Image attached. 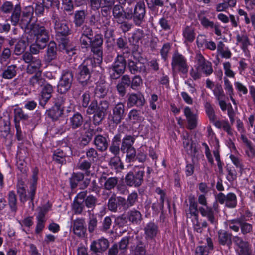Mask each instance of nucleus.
<instances>
[{"label":"nucleus","instance_id":"1","mask_svg":"<svg viewBox=\"0 0 255 255\" xmlns=\"http://www.w3.org/2000/svg\"><path fill=\"white\" fill-rule=\"evenodd\" d=\"M38 172L39 170L37 168H35L32 170V175L30 181V185L27 195L26 194L24 182L21 181L18 182L17 185V191L21 202L24 203L29 199L30 202L33 205V201L37 189Z\"/></svg>","mask_w":255,"mask_h":255},{"label":"nucleus","instance_id":"2","mask_svg":"<svg viewBox=\"0 0 255 255\" xmlns=\"http://www.w3.org/2000/svg\"><path fill=\"white\" fill-rule=\"evenodd\" d=\"M95 61L92 58H87L78 66L76 73L78 82L83 86H86L91 82V75L93 71Z\"/></svg>","mask_w":255,"mask_h":255},{"label":"nucleus","instance_id":"3","mask_svg":"<svg viewBox=\"0 0 255 255\" xmlns=\"http://www.w3.org/2000/svg\"><path fill=\"white\" fill-rule=\"evenodd\" d=\"M26 33H30L34 35L35 42L40 48H45L49 40V32L44 26L39 24H31L30 29Z\"/></svg>","mask_w":255,"mask_h":255},{"label":"nucleus","instance_id":"4","mask_svg":"<svg viewBox=\"0 0 255 255\" xmlns=\"http://www.w3.org/2000/svg\"><path fill=\"white\" fill-rule=\"evenodd\" d=\"M171 66L173 73L184 75L188 72L189 66L186 58L178 52L173 54Z\"/></svg>","mask_w":255,"mask_h":255},{"label":"nucleus","instance_id":"5","mask_svg":"<svg viewBox=\"0 0 255 255\" xmlns=\"http://www.w3.org/2000/svg\"><path fill=\"white\" fill-rule=\"evenodd\" d=\"M133 172H128L125 177V182L127 185L135 187H139L143 182L144 170L143 167L136 166Z\"/></svg>","mask_w":255,"mask_h":255},{"label":"nucleus","instance_id":"6","mask_svg":"<svg viewBox=\"0 0 255 255\" xmlns=\"http://www.w3.org/2000/svg\"><path fill=\"white\" fill-rule=\"evenodd\" d=\"M126 61L124 56L118 54L114 62L109 68L110 78L112 79H118L125 70Z\"/></svg>","mask_w":255,"mask_h":255},{"label":"nucleus","instance_id":"7","mask_svg":"<svg viewBox=\"0 0 255 255\" xmlns=\"http://www.w3.org/2000/svg\"><path fill=\"white\" fill-rule=\"evenodd\" d=\"M73 80V75L69 70H64L57 85V91L65 94L71 88Z\"/></svg>","mask_w":255,"mask_h":255},{"label":"nucleus","instance_id":"8","mask_svg":"<svg viewBox=\"0 0 255 255\" xmlns=\"http://www.w3.org/2000/svg\"><path fill=\"white\" fill-rule=\"evenodd\" d=\"M126 115V109L124 103L119 102L115 104L109 115V119L116 125L120 123Z\"/></svg>","mask_w":255,"mask_h":255},{"label":"nucleus","instance_id":"9","mask_svg":"<svg viewBox=\"0 0 255 255\" xmlns=\"http://www.w3.org/2000/svg\"><path fill=\"white\" fill-rule=\"evenodd\" d=\"M146 15L145 5L143 1H139L134 5L132 20L134 24L137 26H142L145 22Z\"/></svg>","mask_w":255,"mask_h":255},{"label":"nucleus","instance_id":"10","mask_svg":"<svg viewBox=\"0 0 255 255\" xmlns=\"http://www.w3.org/2000/svg\"><path fill=\"white\" fill-rule=\"evenodd\" d=\"M236 45L240 47L245 55L247 57H250L248 47L252 45V43L247 32L244 30L241 33H238L236 36Z\"/></svg>","mask_w":255,"mask_h":255},{"label":"nucleus","instance_id":"11","mask_svg":"<svg viewBox=\"0 0 255 255\" xmlns=\"http://www.w3.org/2000/svg\"><path fill=\"white\" fill-rule=\"evenodd\" d=\"M103 39L102 35L100 34H95L93 39L90 42L89 48L94 55L97 56V60L101 62L102 60V45Z\"/></svg>","mask_w":255,"mask_h":255},{"label":"nucleus","instance_id":"12","mask_svg":"<svg viewBox=\"0 0 255 255\" xmlns=\"http://www.w3.org/2000/svg\"><path fill=\"white\" fill-rule=\"evenodd\" d=\"M34 12V8L32 6H28L26 7L21 11L22 15L20 22V26L23 29H24L25 32L28 31L30 29L29 26L31 22L33 15Z\"/></svg>","mask_w":255,"mask_h":255},{"label":"nucleus","instance_id":"13","mask_svg":"<svg viewBox=\"0 0 255 255\" xmlns=\"http://www.w3.org/2000/svg\"><path fill=\"white\" fill-rule=\"evenodd\" d=\"M195 59L198 68L201 73H203L206 76H208L213 73L212 63L206 60L201 53L196 55Z\"/></svg>","mask_w":255,"mask_h":255},{"label":"nucleus","instance_id":"14","mask_svg":"<svg viewBox=\"0 0 255 255\" xmlns=\"http://www.w3.org/2000/svg\"><path fill=\"white\" fill-rule=\"evenodd\" d=\"M68 125L63 126L62 132L69 131L70 129L75 130L80 127L83 123V118L79 112H76L69 118Z\"/></svg>","mask_w":255,"mask_h":255},{"label":"nucleus","instance_id":"15","mask_svg":"<svg viewBox=\"0 0 255 255\" xmlns=\"http://www.w3.org/2000/svg\"><path fill=\"white\" fill-rule=\"evenodd\" d=\"M217 200L221 204H225L226 207L230 208L236 207L237 204V197L235 194L230 192L225 195L220 192L216 196Z\"/></svg>","mask_w":255,"mask_h":255},{"label":"nucleus","instance_id":"16","mask_svg":"<svg viewBox=\"0 0 255 255\" xmlns=\"http://www.w3.org/2000/svg\"><path fill=\"white\" fill-rule=\"evenodd\" d=\"M145 99L144 95L140 92L128 94L127 106L128 107L136 106L142 108L145 104Z\"/></svg>","mask_w":255,"mask_h":255},{"label":"nucleus","instance_id":"17","mask_svg":"<svg viewBox=\"0 0 255 255\" xmlns=\"http://www.w3.org/2000/svg\"><path fill=\"white\" fill-rule=\"evenodd\" d=\"M52 19L54 22V28L56 32V36H66L70 34V30L67 23L61 21L57 15H53Z\"/></svg>","mask_w":255,"mask_h":255},{"label":"nucleus","instance_id":"18","mask_svg":"<svg viewBox=\"0 0 255 255\" xmlns=\"http://www.w3.org/2000/svg\"><path fill=\"white\" fill-rule=\"evenodd\" d=\"M218 204L216 202L213 205V207L206 206L200 207L199 211L202 217H206L211 224L215 225L217 223V220L215 217L214 211L216 210Z\"/></svg>","mask_w":255,"mask_h":255},{"label":"nucleus","instance_id":"19","mask_svg":"<svg viewBox=\"0 0 255 255\" xmlns=\"http://www.w3.org/2000/svg\"><path fill=\"white\" fill-rule=\"evenodd\" d=\"M124 198L121 196H116L113 194L108 201V208L111 211L116 212L121 208L124 210Z\"/></svg>","mask_w":255,"mask_h":255},{"label":"nucleus","instance_id":"20","mask_svg":"<svg viewBox=\"0 0 255 255\" xmlns=\"http://www.w3.org/2000/svg\"><path fill=\"white\" fill-rule=\"evenodd\" d=\"M54 92L53 86L48 83H46L42 87L40 93L39 104L44 107L52 97Z\"/></svg>","mask_w":255,"mask_h":255},{"label":"nucleus","instance_id":"21","mask_svg":"<svg viewBox=\"0 0 255 255\" xmlns=\"http://www.w3.org/2000/svg\"><path fill=\"white\" fill-rule=\"evenodd\" d=\"M118 178L116 177H108L106 173H103L99 178V182L104 189L110 191L113 189L118 184Z\"/></svg>","mask_w":255,"mask_h":255},{"label":"nucleus","instance_id":"22","mask_svg":"<svg viewBox=\"0 0 255 255\" xmlns=\"http://www.w3.org/2000/svg\"><path fill=\"white\" fill-rule=\"evenodd\" d=\"M143 230L145 238L147 240H155L160 234L158 226L153 222L148 223Z\"/></svg>","mask_w":255,"mask_h":255},{"label":"nucleus","instance_id":"23","mask_svg":"<svg viewBox=\"0 0 255 255\" xmlns=\"http://www.w3.org/2000/svg\"><path fill=\"white\" fill-rule=\"evenodd\" d=\"M46 81L43 77L42 72H38L33 74L28 79L29 85L33 90H37L41 88Z\"/></svg>","mask_w":255,"mask_h":255},{"label":"nucleus","instance_id":"24","mask_svg":"<svg viewBox=\"0 0 255 255\" xmlns=\"http://www.w3.org/2000/svg\"><path fill=\"white\" fill-rule=\"evenodd\" d=\"M109 246L108 240L103 237L93 241L90 245V249L93 252L103 253Z\"/></svg>","mask_w":255,"mask_h":255},{"label":"nucleus","instance_id":"25","mask_svg":"<svg viewBox=\"0 0 255 255\" xmlns=\"http://www.w3.org/2000/svg\"><path fill=\"white\" fill-rule=\"evenodd\" d=\"M10 122L8 117H0V136L6 140L10 136Z\"/></svg>","mask_w":255,"mask_h":255},{"label":"nucleus","instance_id":"26","mask_svg":"<svg viewBox=\"0 0 255 255\" xmlns=\"http://www.w3.org/2000/svg\"><path fill=\"white\" fill-rule=\"evenodd\" d=\"M84 218H77L73 221V231L79 237H84L86 232Z\"/></svg>","mask_w":255,"mask_h":255},{"label":"nucleus","instance_id":"27","mask_svg":"<svg viewBox=\"0 0 255 255\" xmlns=\"http://www.w3.org/2000/svg\"><path fill=\"white\" fill-rule=\"evenodd\" d=\"M128 68L132 74H136L139 73L144 74L145 75L147 74L145 66L139 61H134L131 60H128Z\"/></svg>","mask_w":255,"mask_h":255},{"label":"nucleus","instance_id":"28","mask_svg":"<svg viewBox=\"0 0 255 255\" xmlns=\"http://www.w3.org/2000/svg\"><path fill=\"white\" fill-rule=\"evenodd\" d=\"M93 163L86 159L84 155L82 156L79 159L76 168L77 169L82 171L86 176H89L91 174L90 169Z\"/></svg>","mask_w":255,"mask_h":255},{"label":"nucleus","instance_id":"29","mask_svg":"<svg viewBox=\"0 0 255 255\" xmlns=\"http://www.w3.org/2000/svg\"><path fill=\"white\" fill-rule=\"evenodd\" d=\"M219 244L229 246L232 244V234L224 230H219L217 233Z\"/></svg>","mask_w":255,"mask_h":255},{"label":"nucleus","instance_id":"30","mask_svg":"<svg viewBox=\"0 0 255 255\" xmlns=\"http://www.w3.org/2000/svg\"><path fill=\"white\" fill-rule=\"evenodd\" d=\"M143 120L140 111L136 109H133L129 111L126 119L127 122L133 125L140 123Z\"/></svg>","mask_w":255,"mask_h":255},{"label":"nucleus","instance_id":"31","mask_svg":"<svg viewBox=\"0 0 255 255\" xmlns=\"http://www.w3.org/2000/svg\"><path fill=\"white\" fill-rule=\"evenodd\" d=\"M182 36L185 42L192 43L196 36L195 28L191 25L184 26L182 28Z\"/></svg>","mask_w":255,"mask_h":255},{"label":"nucleus","instance_id":"32","mask_svg":"<svg viewBox=\"0 0 255 255\" xmlns=\"http://www.w3.org/2000/svg\"><path fill=\"white\" fill-rule=\"evenodd\" d=\"M108 89L107 84L103 80L98 81L94 90V96L97 98H104L107 94Z\"/></svg>","mask_w":255,"mask_h":255},{"label":"nucleus","instance_id":"33","mask_svg":"<svg viewBox=\"0 0 255 255\" xmlns=\"http://www.w3.org/2000/svg\"><path fill=\"white\" fill-rule=\"evenodd\" d=\"M94 143L97 149L101 152L106 150L108 147L107 138L101 135H98L95 137Z\"/></svg>","mask_w":255,"mask_h":255},{"label":"nucleus","instance_id":"34","mask_svg":"<svg viewBox=\"0 0 255 255\" xmlns=\"http://www.w3.org/2000/svg\"><path fill=\"white\" fill-rule=\"evenodd\" d=\"M18 68L16 65L11 64L3 69L1 77L5 79H11L16 76Z\"/></svg>","mask_w":255,"mask_h":255},{"label":"nucleus","instance_id":"35","mask_svg":"<svg viewBox=\"0 0 255 255\" xmlns=\"http://www.w3.org/2000/svg\"><path fill=\"white\" fill-rule=\"evenodd\" d=\"M21 18V7L20 4H17L15 5V8L11 13L10 20L13 25L16 26L18 24L20 25Z\"/></svg>","mask_w":255,"mask_h":255},{"label":"nucleus","instance_id":"36","mask_svg":"<svg viewBox=\"0 0 255 255\" xmlns=\"http://www.w3.org/2000/svg\"><path fill=\"white\" fill-rule=\"evenodd\" d=\"M41 66V60L37 58L28 63L26 68V72L29 74H34L36 73L42 72L41 70H40Z\"/></svg>","mask_w":255,"mask_h":255},{"label":"nucleus","instance_id":"37","mask_svg":"<svg viewBox=\"0 0 255 255\" xmlns=\"http://www.w3.org/2000/svg\"><path fill=\"white\" fill-rule=\"evenodd\" d=\"M113 16L117 23H122L125 19L124 9L120 5H115L113 8Z\"/></svg>","mask_w":255,"mask_h":255},{"label":"nucleus","instance_id":"38","mask_svg":"<svg viewBox=\"0 0 255 255\" xmlns=\"http://www.w3.org/2000/svg\"><path fill=\"white\" fill-rule=\"evenodd\" d=\"M14 121L15 125L20 124V121H26L29 118L28 114L25 113L21 108H15L13 110Z\"/></svg>","mask_w":255,"mask_h":255},{"label":"nucleus","instance_id":"39","mask_svg":"<svg viewBox=\"0 0 255 255\" xmlns=\"http://www.w3.org/2000/svg\"><path fill=\"white\" fill-rule=\"evenodd\" d=\"M138 195L136 192H133L129 194L126 200L124 198V210H127L128 208L135 205L138 201Z\"/></svg>","mask_w":255,"mask_h":255},{"label":"nucleus","instance_id":"40","mask_svg":"<svg viewBox=\"0 0 255 255\" xmlns=\"http://www.w3.org/2000/svg\"><path fill=\"white\" fill-rule=\"evenodd\" d=\"M8 203L11 212L16 213L17 211V199L14 191H10L8 194Z\"/></svg>","mask_w":255,"mask_h":255},{"label":"nucleus","instance_id":"41","mask_svg":"<svg viewBox=\"0 0 255 255\" xmlns=\"http://www.w3.org/2000/svg\"><path fill=\"white\" fill-rule=\"evenodd\" d=\"M135 141V136L126 135L122 139L121 150L125 151L126 149L132 148Z\"/></svg>","mask_w":255,"mask_h":255},{"label":"nucleus","instance_id":"42","mask_svg":"<svg viewBox=\"0 0 255 255\" xmlns=\"http://www.w3.org/2000/svg\"><path fill=\"white\" fill-rule=\"evenodd\" d=\"M213 125L218 128H222L226 131L229 135H232V131L229 122L227 121L222 120H215L213 123Z\"/></svg>","mask_w":255,"mask_h":255},{"label":"nucleus","instance_id":"43","mask_svg":"<svg viewBox=\"0 0 255 255\" xmlns=\"http://www.w3.org/2000/svg\"><path fill=\"white\" fill-rule=\"evenodd\" d=\"M63 112L55 107H53L52 108L46 110V115L51 119L52 121H55L58 120V119L62 116Z\"/></svg>","mask_w":255,"mask_h":255},{"label":"nucleus","instance_id":"44","mask_svg":"<svg viewBox=\"0 0 255 255\" xmlns=\"http://www.w3.org/2000/svg\"><path fill=\"white\" fill-rule=\"evenodd\" d=\"M47 60L49 61L54 59L57 55L56 44L54 41H50L48 45L47 51Z\"/></svg>","mask_w":255,"mask_h":255},{"label":"nucleus","instance_id":"45","mask_svg":"<svg viewBox=\"0 0 255 255\" xmlns=\"http://www.w3.org/2000/svg\"><path fill=\"white\" fill-rule=\"evenodd\" d=\"M45 214L43 211L40 212L36 217L37 223L35 229V233L37 234H39L41 233L45 227Z\"/></svg>","mask_w":255,"mask_h":255},{"label":"nucleus","instance_id":"46","mask_svg":"<svg viewBox=\"0 0 255 255\" xmlns=\"http://www.w3.org/2000/svg\"><path fill=\"white\" fill-rule=\"evenodd\" d=\"M86 18V12L84 10L75 11L74 17V23L76 27L81 26L84 23Z\"/></svg>","mask_w":255,"mask_h":255},{"label":"nucleus","instance_id":"47","mask_svg":"<svg viewBox=\"0 0 255 255\" xmlns=\"http://www.w3.org/2000/svg\"><path fill=\"white\" fill-rule=\"evenodd\" d=\"M89 218L88 221V230L89 233H92L97 228L98 220L96 215L91 213V210H88Z\"/></svg>","mask_w":255,"mask_h":255},{"label":"nucleus","instance_id":"48","mask_svg":"<svg viewBox=\"0 0 255 255\" xmlns=\"http://www.w3.org/2000/svg\"><path fill=\"white\" fill-rule=\"evenodd\" d=\"M66 155L63 150L57 149L54 151L53 154V160L56 163L63 164L66 162Z\"/></svg>","mask_w":255,"mask_h":255},{"label":"nucleus","instance_id":"49","mask_svg":"<svg viewBox=\"0 0 255 255\" xmlns=\"http://www.w3.org/2000/svg\"><path fill=\"white\" fill-rule=\"evenodd\" d=\"M84 178V174L80 172H73L70 178V183L72 188H76L78 183Z\"/></svg>","mask_w":255,"mask_h":255},{"label":"nucleus","instance_id":"50","mask_svg":"<svg viewBox=\"0 0 255 255\" xmlns=\"http://www.w3.org/2000/svg\"><path fill=\"white\" fill-rule=\"evenodd\" d=\"M224 87L226 94L229 95L233 104H235V100L233 98L234 95V89L232 84L227 77H224Z\"/></svg>","mask_w":255,"mask_h":255},{"label":"nucleus","instance_id":"51","mask_svg":"<svg viewBox=\"0 0 255 255\" xmlns=\"http://www.w3.org/2000/svg\"><path fill=\"white\" fill-rule=\"evenodd\" d=\"M68 103L66 96L59 95L54 100V106L63 112L66 105Z\"/></svg>","mask_w":255,"mask_h":255},{"label":"nucleus","instance_id":"52","mask_svg":"<svg viewBox=\"0 0 255 255\" xmlns=\"http://www.w3.org/2000/svg\"><path fill=\"white\" fill-rule=\"evenodd\" d=\"M127 215L128 219L133 223L137 224L142 219L141 213L134 209L128 212Z\"/></svg>","mask_w":255,"mask_h":255},{"label":"nucleus","instance_id":"53","mask_svg":"<svg viewBox=\"0 0 255 255\" xmlns=\"http://www.w3.org/2000/svg\"><path fill=\"white\" fill-rule=\"evenodd\" d=\"M144 36L143 30L137 29L133 32L132 36L129 39V41L133 44L136 45L143 39Z\"/></svg>","mask_w":255,"mask_h":255},{"label":"nucleus","instance_id":"54","mask_svg":"<svg viewBox=\"0 0 255 255\" xmlns=\"http://www.w3.org/2000/svg\"><path fill=\"white\" fill-rule=\"evenodd\" d=\"M15 5L9 1H5L3 2L0 7V12L3 14L9 15L14 9Z\"/></svg>","mask_w":255,"mask_h":255},{"label":"nucleus","instance_id":"55","mask_svg":"<svg viewBox=\"0 0 255 255\" xmlns=\"http://www.w3.org/2000/svg\"><path fill=\"white\" fill-rule=\"evenodd\" d=\"M85 209V206L84 202L74 199L72 204V209L75 214H82Z\"/></svg>","mask_w":255,"mask_h":255},{"label":"nucleus","instance_id":"56","mask_svg":"<svg viewBox=\"0 0 255 255\" xmlns=\"http://www.w3.org/2000/svg\"><path fill=\"white\" fill-rule=\"evenodd\" d=\"M223 67L225 75V77L234 78L236 73L232 69L231 63L229 61H225L223 63Z\"/></svg>","mask_w":255,"mask_h":255},{"label":"nucleus","instance_id":"57","mask_svg":"<svg viewBox=\"0 0 255 255\" xmlns=\"http://www.w3.org/2000/svg\"><path fill=\"white\" fill-rule=\"evenodd\" d=\"M189 213L191 216L196 218L198 216L199 209H198V203L194 198L189 199Z\"/></svg>","mask_w":255,"mask_h":255},{"label":"nucleus","instance_id":"58","mask_svg":"<svg viewBox=\"0 0 255 255\" xmlns=\"http://www.w3.org/2000/svg\"><path fill=\"white\" fill-rule=\"evenodd\" d=\"M85 153L87 159L93 163L98 160V154L95 149L89 148L86 150Z\"/></svg>","mask_w":255,"mask_h":255},{"label":"nucleus","instance_id":"59","mask_svg":"<svg viewBox=\"0 0 255 255\" xmlns=\"http://www.w3.org/2000/svg\"><path fill=\"white\" fill-rule=\"evenodd\" d=\"M158 24L161 29L165 31H168L171 29L172 23L168 17L163 16L160 18Z\"/></svg>","mask_w":255,"mask_h":255},{"label":"nucleus","instance_id":"60","mask_svg":"<svg viewBox=\"0 0 255 255\" xmlns=\"http://www.w3.org/2000/svg\"><path fill=\"white\" fill-rule=\"evenodd\" d=\"M212 91L217 100L226 98V95L221 85L219 84L215 85Z\"/></svg>","mask_w":255,"mask_h":255},{"label":"nucleus","instance_id":"61","mask_svg":"<svg viewBox=\"0 0 255 255\" xmlns=\"http://www.w3.org/2000/svg\"><path fill=\"white\" fill-rule=\"evenodd\" d=\"M206 113L210 121L213 123L216 120V116L214 110L210 103L207 102L205 105Z\"/></svg>","mask_w":255,"mask_h":255},{"label":"nucleus","instance_id":"62","mask_svg":"<svg viewBox=\"0 0 255 255\" xmlns=\"http://www.w3.org/2000/svg\"><path fill=\"white\" fill-rule=\"evenodd\" d=\"M242 220L239 218L233 219L228 221V226L232 231L238 232L241 228Z\"/></svg>","mask_w":255,"mask_h":255},{"label":"nucleus","instance_id":"63","mask_svg":"<svg viewBox=\"0 0 255 255\" xmlns=\"http://www.w3.org/2000/svg\"><path fill=\"white\" fill-rule=\"evenodd\" d=\"M109 165L115 169H123L124 166L118 155L115 156L110 159Z\"/></svg>","mask_w":255,"mask_h":255},{"label":"nucleus","instance_id":"64","mask_svg":"<svg viewBox=\"0 0 255 255\" xmlns=\"http://www.w3.org/2000/svg\"><path fill=\"white\" fill-rule=\"evenodd\" d=\"M27 45V43L24 40H19L15 46L14 54L16 55H20L22 54L25 50Z\"/></svg>","mask_w":255,"mask_h":255}]
</instances>
